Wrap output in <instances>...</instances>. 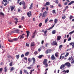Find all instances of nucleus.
<instances>
[{
  "label": "nucleus",
  "instance_id": "61",
  "mask_svg": "<svg viewBox=\"0 0 74 74\" xmlns=\"http://www.w3.org/2000/svg\"><path fill=\"white\" fill-rule=\"evenodd\" d=\"M52 29V28L51 27H49V29H48L47 30H51V29Z\"/></svg>",
  "mask_w": 74,
  "mask_h": 74
},
{
  "label": "nucleus",
  "instance_id": "10",
  "mask_svg": "<svg viewBox=\"0 0 74 74\" xmlns=\"http://www.w3.org/2000/svg\"><path fill=\"white\" fill-rule=\"evenodd\" d=\"M58 22V20L57 18H56L54 21V25H56V23H57Z\"/></svg>",
  "mask_w": 74,
  "mask_h": 74
},
{
  "label": "nucleus",
  "instance_id": "47",
  "mask_svg": "<svg viewBox=\"0 0 74 74\" xmlns=\"http://www.w3.org/2000/svg\"><path fill=\"white\" fill-rule=\"evenodd\" d=\"M14 70V67H12L10 69V71H13Z\"/></svg>",
  "mask_w": 74,
  "mask_h": 74
},
{
  "label": "nucleus",
  "instance_id": "54",
  "mask_svg": "<svg viewBox=\"0 0 74 74\" xmlns=\"http://www.w3.org/2000/svg\"><path fill=\"white\" fill-rule=\"evenodd\" d=\"M19 74H22V71L20 70V73Z\"/></svg>",
  "mask_w": 74,
  "mask_h": 74
},
{
  "label": "nucleus",
  "instance_id": "57",
  "mask_svg": "<svg viewBox=\"0 0 74 74\" xmlns=\"http://www.w3.org/2000/svg\"><path fill=\"white\" fill-rule=\"evenodd\" d=\"M71 40V37H69L68 39V41H70V40Z\"/></svg>",
  "mask_w": 74,
  "mask_h": 74
},
{
  "label": "nucleus",
  "instance_id": "32",
  "mask_svg": "<svg viewBox=\"0 0 74 74\" xmlns=\"http://www.w3.org/2000/svg\"><path fill=\"white\" fill-rule=\"evenodd\" d=\"M42 56H43V55H40L38 56V58L39 59H41V58H42Z\"/></svg>",
  "mask_w": 74,
  "mask_h": 74
},
{
  "label": "nucleus",
  "instance_id": "60",
  "mask_svg": "<svg viewBox=\"0 0 74 74\" xmlns=\"http://www.w3.org/2000/svg\"><path fill=\"white\" fill-rule=\"evenodd\" d=\"M15 33V31H12L11 32V33L12 34V33Z\"/></svg>",
  "mask_w": 74,
  "mask_h": 74
},
{
  "label": "nucleus",
  "instance_id": "34",
  "mask_svg": "<svg viewBox=\"0 0 74 74\" xmlns=\"http://www.w3.org/2000/svg\"><path fill=\"white\" fill-rule=\"evenodd\" d=\"M33 71H34V69H33L32 70H31L29 72L30 74H32V72H33Z\"/></svg>",
  "mask_w": 74,
  "mask_h": 74
},
{
  "label": "nucleus",
  "instance_id": "30",
  "mask_svg": "<svg viewBox=\"0 0 74 74\" xmlns=\"http://www.w3.org/2000/svg\"><path fill=\"white\" fill-rule=\"evenodd\" d=\"M52 34H54L55 33H56V31H55V30H53L52 31Z\"/></svg>",
  "mask_w": 74,
  "mask_h": 74
},
{
  "label": "nucleus",
  "instance_id": "28",
  "mask_svg": "<svg viewBox=\"0 0 74 74\" xmlns=\"http://www.w3.org/2000/svg\"><path fill=\"white\" fill-rule=\"evenodd\" d=\"M62 46H63L62 45H60L59 48V49H60V50H61V49H62Z\"/></svg>",
  "mask_w": 74,
  "mask_h": 74
},
{
  "label": "nucleus",
  "instance_id": "20",
  "mask_svg": "<svg viewBox=\"0 0 74 74\" xmlns=\"http://www.w3.org/2000/svg\"><path fill=\"white\" fill-rule=\"evenodd\" d=\"M29 53H30L29 52H27L25 54V56H28Z\"/></svg>",
  "mask_w": 74,
  "mask_h": 74
},
{
  "label": "nucleus",
  "instance_id": "17",
  "mask_svg": "<svg viewBox=\"0 0 74 74\" xmlns=\"http://www.w3.org/2000/svg\"><path fill=\"white\" fill-rule=\"evenodd\" d=\"M23 71L24 73H25V74H29V73L28 72H27V70L24 69L23 70Z\"/></svg>",
  "mask_w": 74,
  "mask_h": 74
},
{
  "label": "nucleus",
  "instance_id": "37",
  "mask_svg": "<svg viewBox=\"0 0 74 74\" xmlns=\"http://www.w3.org/2000/svg\"><path fill=\"white\" fill-rule=\"evenodd\" d=\"M72 56L70 57L67 60H69V61L71 60V59H72Z\"/></svg>",
  "mask_w": 74,
  "mask_h": 74
},
{
  "label": "nucleus",
  "instance_id": "18",
  "mask_svg": "<svg viewBox=\"0 0 74 74\" xmlns=\"http://www.w3.org/2000/svg\"><path fill=\"white\" fill-rule=\"evenodd\" d=\"M36 30L35 32H34L33 33V35L32 36V38H34V37H35V34H36Z\"/></svg>",
  "mask_w": 74,
  "mask_h": 74
},
{
  "label": "nucleus",
  "instance_id": "8",
  "mask_svg": "<svg viewBox=\"0 0 74 74\" xmlns=\"http://www.w3.org/2000/svg\"><path fill=\"white\" fill-rule=\"evenodd\" d=\"M56 59V57L54 56V55H53L51 57V60H53Z\"/></svg>",
  "mask_w": 74,
  "mask_h": 74
},
{
  "label": "nucleus",
  "instance_id": "25",
  "mask_svg": "<svg viewBox=\"0 0 74 74\" xmlns=\"http://www.w3.org/2000/svg\"><path fill=\"white\" fill-rule=\"evenodd\" d=\"M4 70L5 73H6L7 71V66H5L4 68Z\"/></svg>",
  "mask_w": 74,
  "mask_h": 74
},
{
  "label": "nucleus",
  "instance_id": "2",
  "mask_svg": "<svg viewBox=\"0 0 74 74\" xmlns=\"http://www.w3.org/2000/svg\"><path fill=\"white\" fill-rule=\"evenodd\" d=\"M64 64L65 66H67V67H70V66H71V64H70V63L69 62L66 63Z\"/></svg>",
  "mask_w": 74,
  "mask_h": 74
},
{
  "label": "nucleus",
  "instance_id": "53",
  "mask_svg": "<svg viewBox=\"0 0 74 74\" xmlns=\"http://www.w3.org/2000/svg\"><path fill=\"white\" fill-rule=\"evenodd\" d=\"M28 61L29 62H31V59L30 58H28Z\"/></svg>",
  "mask_w": 74,
  "mask_h": 74
},
{
  "label": "nucleus",
  "instance_id": "55",
  "mask_svg": "<svg viewBox=\"0 0 74 74\" xmlns=\"http://www.w3.org/2000/svg\"><path fill=\"white\" fill-rule=\"evenodd\" d=\"M58 6L60 7H62V5L60 4V3H59L58 5Z\"/></svg>",
  "mask_w": 74,
  "mask_h": 74
},
{
  "label": "nucleus",
  "instance_id": "38",
  "mask_svg": "<svg viewBox=\"0 0 74 74\" xmlns=\"http://www.w3.org/2000/svg\"><path fill=\"white\" fill-rule=\"evenodd\" d=\"M12 63H13V62L12 61L9 64L10 66H12Z\"/></svg>",
  "mask_w": 74,
  "mask_h": 74
},
{
  "label": "nucleus",
  "instance_id": "62",
  "mask_svg": "<svg viewBox=\"0 0 74 74\" xmlns=\"http://www.w3.org/2000/svg\"><path fill=\"white\" fill-rule=\"evenodd\" d=\"M23 9H26V6H25V5H23Z\"/></svg>",
  "mask_w": 74,
  "mask_h": 74
},
{
  "label": "nucleus",
  "instance_id": "29",
  "mask_svg": "<svg viewBox=\"0 0 74 74\" xmlns=\"http://www.w3.org/2000/svg\"><path fill=\"white\" fill-rule=\"evenodd\" d=\"M38 51H35L34 52V55H37V54H38Z\"/></svg>",
  "mask_w": 74,
  "mask_h": 74
},
{
  "label": "nucleus",
  "instance_id": "14",
  "mask_svg": "<svg viewBox=\"0 0 74 74\" xmlns=\"http://www.w3.org/2000/svg\"><path fill=\"white\" fill-rule=\"evenodd\" d=\"M65 66V64L61 65L60 67V69H62L64 68Z\"/></svg>",
  "mask_w": 74,
  "mask_h": 74
},
{
  "label": "nucleus",
  "instance_id": "52",
  "mask_svg": "<svg viewBox=\"0 0 74 74\" xmlns=\"http://www.w3.org/2000/svg\"><path fill=\"white\" fill-rule=\"evenodd\" d=\"M74 32V30L69 33V34L70 35L71 34H73V33Z\"/></svg>",
  "mask_w": 74,
  "mask_h": 74
},
{
  "label": "nucleus",
  "instance_id": "15",
  "mask_svg": "<svg viewBox=\"0 0 74 74\" xmlns=\"http://www.w3.org/2000/svg\"><path fill=\"white\" fill-rule=\"evenodd\" d=\"M14 31V33H18V34L19 33V30L18 29H16Z\"/></svg>",
  "mask_w": 74,
  "mask_h": 74
},
{
  "label": "nucleus",
  "instance_id": "24",
  "mask_svg": "<svg viewBox=\"0 0 74 74\" xmlns=\"http://www.w3.org/2000/svg\"><path fill=\"white\" fill-rule=\"evenodd\" d=\"M65 53H63L62 54H61V56L60 57V59H62V55H65Z\"/></svg>",
  "mask_w": 74,
  "mask_h": 74
},
{
  "label": "nucleus",
  "instance_id": "36",
  "mask_svg": "<svg viewBox=\"0 0 74 74\" xmlns=\"http://www.w3.org/2000/svg\"><path fill=\"white\" fill-rule=\"evenodd\" d=\"M8 41L9 42H13V39H12V40H10V39H8Z\"/></svg>",
  "mask_w": 74,
  "mask_h": 74
},
{
  "label": "nucleus",
  "instance_id": "16",
  "mask_svg": "<svg viewBox=\"0 0 74 74\" xmlns=\"http://www.w3.org/2000/svg\"><path fill=\"white\" fill-rule=\"evenodd\" d=\"M26 33H27V38H28V36H29V33H30V32H29V31H26Z\"/></svg>",
  "mask_w": 74,
  "mask_h": 74
},
{
  "label": "nucleus",
  "instance_id": "64",
  "mask_svg": "<svg viewBox=\"0 0 74 74\" xmlns=\"http://www.w3.org/2000/svg\"><path fill=\"white\" fill-rule=\"evenodd\" d=\"M24 57V55L23 54H22L21 55V58H23Z\"/></svg>",
  "mask_w": 74,
  "mask_h": 74
},
{
  "label": "nucleus",
  "instance_id": "23",
  "mask_svg": "<svg viewBox=\"0 0 74 74\" xmlns=\"http://www.w3.org/2000/svg\"><path fill=\"white\" fill-rule=\"evenodd\" d=\"M47 30L45 31L44 32V34L45 36H47Z\"/></svg>",
  "mask_w": 74,
  "mask_h": 74
},
{
  "label": "nucleus",
  "instance_id": "44",
  "mask_svg": "<svg viewBox=\"0 0 74 74\" xmlns=\"http://www.w3.org/2000/svg\"><path fill=\"white\" fill-rule=\"evenodd\" d=\"M16 58L17 59L19 58V55H16Z\"/></svg>",
  "mask_w": 74,
  "mask_h": 74
},
{
  "label": "nucleus",
  "instance_id": "56",
  "mask_svg": "<svg viewBox=\"0 0 74 74\" xmlns=\"http://www.w3.org/2000/svg\"><path fill=\"white\" fill-rule=\"evenodd\" d=\"M50 8H53V5H50Z\"/></svg>",
  "mask_w": 74,
  "mask_h": 74
},
{
  "label": "nucleus",
  "instance_id": "13",
  "mask_svg": "<svg viewBox=\"0 0 74 74\" xmlns=\"http://www.w3.org/2000/svg\"><path fill=\"white\" fill-rule=\"evenodd\" d=\"M57 40L58 41H59V40H60V39L61 38V36H57Z\"/></svg>",
  "mask_w": 74,
  "mask_h": 74
},
{
  "label": "nucleus",
  "instance_id": "9",
  "mask_svg": "<svg viewBox=\"0 0 74 74\" xmlns=\"http://www.w3.org/2000/svg\"><path fill=\"white\" fill-rule=\"evenodd\" d=\"M31 14H32V12H31V11H29V12H28L27 13V15L28 16V17H30V16Z\"/></svg>",
  "mask_w": 74,
  "mask_h": 74
},
{
  "label": "nucleus",
  "instance_id": "7",
  "mask_svg": "<svg viewBox=\"0 0 74 74\" xmlns=\"http://www.w3.org/2000/svg\"><path fill=\"white\" fill-rule=\"evenodd\" d=\"M53 45H56V46H57V45H58V43H57L56 40L53 41Z\"/></svg>",
  "mask_w": 74,
  "mask_h": 74
},
{
  "label": "nucleus",
  "instance_id": "43",
  "mask_svg": "<svg viewBox=\"0 0 74 74\" xmlns=\"http://www.w3.org/2000/svg\"><path fill=\"white\" fill-rule=\"evenodd\" d=\"M69 53H67L66 54L65 56V57H67V56H69Z\"/></svg>",
  "mask_w": 74,
  "mask_h": 74
},
{
  "label": "nucleus",
  "instance_id": "31",
  "mask_svg": "<svg viewBox=\"0 0 74 74\" xmlns=\"http://www.w3.org/2000/svg\"><path fill=\"white\" fill-rule=\"evenodd\" d=\"M46 4L47 5H49L50 3H49V2H47L46 3Z\"/></svg>",
  "mask_w": 74,
  "mask_h": 74
},
{
  "label": "nucleus",
  "instance_id": "49",
  "mask_svg": "<svg viewBox=\"0 0 74 74\" xmlns=\"http://www.w3.org/2000/svg\"><path fill=\"white\" fill-rule=\"evenodd\" d=\"M64 16H62V18L63 19H65V18H66V16H65V15H64Z\"/></svg>",
  "mask_w": 74,
  "mask_h": 74
},
{
  "label": "nucleus",
  "instance_id": "46",
  "mask_svg": "<svg viewBox=\"0 0 74 74\" xmlns=\"http://www.w3.org/2000/svg\"><path fill=\"white\" fill-rule=\"evenodd\" d=\"M21 20H22V21H24V20H25V17H24V16H23L22 17Z\"/></svg>",
  "mask_w": 74,
  "mask_h": 74
},
{
  "label": "nucleus",
  "instance_id": "11",
  "mask_svg": "<svg viewBox=\"0 0 74 74\" xmlns=\"http://www.w3.org/2000/svg\"><path fill=\"white\" fill-rule=\"evenodd\" d=\"M69 44L71 46L72 45V48H74V42H73H73L70 43Z\"/></svg>",
  "mask_w": 74,
  "mask_h": 74
},
{
  "label": "nucleus",
  "instance_id": "35",
  "mask_svg": "<svg viewBox=\"0 0 74 74\" xmlns=\"http://www.w3.org/2000/svg\"><path fill=\"white\" fill-rule=\"evenodd\" d=\"M22 4L23 5H25L26 4V3L24 1H23L22 3Z\"/></svg>",
  "mask_w": 74,
  "mask_h": 74
},
{
  "label": "nucleus",
  "instance_id": "58",
  "mask_svg": "<svg viewBox=\"0 0 74 74\" xmlns=\"http://www.w3.org/2000/svg\"><path fill=\"white\" fill-rule=\"evenodd\" d=\"M27 69H32V67L30 66L28 67H27Z\"/></svg>",
  "mask_w": 74,
  "mask_h": 74
},
{
  "label": "nucleus",
  "instance_id": "26",
  "mask_svg": "<svg viewBox=\"0 0 74 74\" xmlns=\"http://www.w3.org/2000/svg\"><path fill=\"white\" fill-rule=\"evenodd\" d=\"M14 7H13V6H11V11H13L14 10Z\"/></svg>",
  "mask_w": 74,
  "mask_h": 74
},
{
  "label": "nucleus",
  "instance_id": "33",
  "mask_svg": "<svg viewBox=\"0 0 74 74\" xmlns=\"http://www.w3.org/2000/svg\"><path fill=\"white\" fill-rule=\"evenodd\" d=\"M56 10H52V12L53 14H56Z\"/></svg>",
  "mask_w": 74,
  "mask_h": 74
},
{
  "label": "nucleus",
  "instance_id": "50",
  "mask_svg": "<svg viewBox=\"0 0 74 74\" xmlns=\"http://www.w3.org/2000/svg\"><path fill=\"white\" fill-rule=\"evenodd\" d=\"M26 46L27 47H29V44L28 43H26Z\"/></svg>",
  "mask_w": 74,
  "mask_h": 74
},
{
  "label": "nucleus",
  "instance_id": "27",
  "mask_svg": "<svg viewBox=\"0 0 74 74\" xmlns=\"http://www.w3.org/2000/svg\"><path fill=\"white\" fill-rule=\"evenodd\" d=\"M31 47H33V46H34V42L32 43L31 44Z\"/></svg>",
  "mask_w": 74,
  "mask_h": 74
},
{
  "label": "nucleus",
  "instance_id": "5",
  "mask_svg": "<svg viewBox=\"0 0 74 74\" xmlns=\"http://www.w3.org/2000/svg\"><path fill=\"white\" fill-rule=\"evenodd\" d=\"M32 60H33V62H32V65H34V64H35V63H36V59H35V58L34 57H33L32 58Z\"/></svg>",
  "mask_w": 74,
  "mask_h": 74
},
{
  "label": "nucleus",
  "instance_id": "22",
  "mask_svg": "<svg viewBox=\"0 0 74 74\" xmlns=\"http://www.w3.org/2000/svg\"><path fill=\"white\" fill-rule=\"evenodd\" d=\"M55 56H56V57H57V58H58V56H59V53L57 52L55 54Z\"/></svg>",
  "mask_w": 74,
  "mask_h": 74
},
{
  "label": "nucleus",
  "instance_id": "59",
  "mask_svg": "<svg viewBox=\"0 0 74 74\" xmlns=\"http://www.w3.org/2000/svg\"><path fill=\"white\" fill-rule=\"evenodd\" d=\"M3 1L5 3H7V0H3Z\"/></svg>",
  "mask_w": 74,
  "mask_h": 74
},
{
  "label": "nucleus",
  "instance_id": "6",
  "mask_svg": "<svg viewBox=\"0 0 74 74\" xmlns=\"http://www.w3.org/2000/svg\"><path fill=\"white\" fill-rule=\"evenodd\" d=\"M66 72L67 73H69V70H66V71L65 70H64L62 72V73H63L64 74H65Z\"/></svg>",
  "mask_w": 74,
  "mask_h": 74
},
{
  "label": "nucleus",
  "instance_id": "48",
  "mask_svg": "<svg viewBox=\"0 0 74 74\" xmlns=\"http://www.w3.org/2000/svg\"><path fill=\"white\" fill-rule=\"evenodd\" d=\"M55 3L56 4H58V0H56Z\"/></svg>",
  "mask_w": 74,
  "mask_h": 74
},
{
  "label": "nucleus",
  "instance_id": "41",
  "mask_svg": "<svg viewBox=\"0 0 74 74\" xmlns=\"http://www.w3.org/2000/svg\"><path fill=\"white\" fill-rule=\"evenodd\" d=\"M13 41H16L18 40V38H15L14 39H13Z\"/></svg>",
  "mask_w": 74,
  "mask_h": 74
},
{
  "label": "nucleus",
  "instance_id": "45",
  "mask_svg": "<svg viewBox=\"0 0 74 74\" xmlns=\"http://www.w3.org/2000/svg\"><path fill=\"white\" fill-rule=\"evenodd\" d=\"M42 23H40L39 24V27H41V26H42Z\"/></svg>",
  "mask_w": 74,
  "mask_h": 74
},
{
  "label": "nucleus",
  "instance_id": "42",
  "mask_svg": "<svg viewBox=\"0 0 74 74\" xmlns=\"http://www.w3.org/2000/svg\"><path fill=\"white\" fill-rule=\"evenodd\" d=\"M0 14L2 15V16H4V14L2 12H1L0 13Z\"/></svg>",
  "mask_w": 74,
  "mask_h": 74
},
{
  "label": "nucleus",
  "instance_id": "51",
  "mask_svg": "<svg viewBox=\"0 0 74 74\" xmlns=\"http://www.w3.org/2000/svg\"><path fill=\"white\" fill-rule=\"evenodd\" d=\"M45 10V8H43L42 9V10L41 11L42 12H43V10Z\"/></svg>",
  "mask_w": 74,
  "mask_h": 74
},
{
  "label": "nucleus",
  "instance_id": "19",
  "mask_svg": "<svg viewBox=\"0 0 74 74\" xmlns=\"http://www.w3.org/2000/svg\"><path fill=\"white\" fill-rule=\"evenodd\" d=\"M73 3H74V1H71V2L69 3L68 5H71V4H73Z\"/></svg>",
  "mask_w": 74,
  "mask_h": 74
},
{
  "label": "nucleus",
  "instance_id": "63",
  "mask_svg": "<svg viewBox=\"0 0 74 74\" xmlns=\"http://www.w3.org/2000/svg\"><path fill=\"white\" fill-rule=\"evenodd\" d=\"M71 64H74V60L72 61L71 62Z\"/></svg>",
  "mask_w": 74,
  "mask_h": 74
},
{
  "label": "nucleus",
  "instance_id": "39",
  "mask_svg": "<svg viewBox=\"0 0 74 74\" xmlns=\"http://www.w3.org/2000/svg\"><path fill=\"white\" fill-rule=\"evenodd\" d=\"M49 19L48 18H47L45 20V23H47V22H48V21Z\"/></svg>",
  "mask_w": 74,
  "mask_h": 74
},
{
  "label": "nucleus",
  "instance_id": "4",
  "mask_svg": "<svg viewBox=\"0 0 74 74\" xmlns=\"http://www.w3.org/2000/svg\"><path fill=\"white\" fill-rule=\"evenodd\" d=\"M52 52V50L51 49H47L45 53L46 54H48V53H51Z\"/></svg>",
  "mask_w": 74,
  "mask_h": 74
},
{
  "label": "nucleus",
  "instance_id": "1",
  "mask_svg": "<svg viewBox=\"0 0 74 74\" xmlns=\"http://www.w3.org/2000/svg\"><path fill=\"white\" fill-rule=\"evenodd\" d=\"M48 61V60L47 59H44V61L43 62V64L44 65H45V67H48V64H47V62Z\"/></svg>",
  "mask_w": 74,
  "mask_h": 74
},
{
  "label": "nucleus",
  "instance_id": "21",
  "mask_svg": "<svg viewBox=\"0 0 74 74\" xmlns=\"http://www.w3.org/2000/svg\"><path fill=\"white\" fill-rule=\"evenodd\" d=\"M25 36V34H23L21 36L20 39H22L24 38V36Z\"/></svg>",
  "mask_w": 74,
  "mask_h": 74
},
{
  "label": "nucleus",
  "instance_id": "40",
  "mask_svg": "<svg viewBox=\"0 0 74 74\" xmlns=\"http://www.w3.org/2000/svg\"><path fill=\"white\" fill-rule=\"evenodd\" d=\"M72 18H74V17H73V16H72V15H71L69 17V19L71 20Z\"/></svg>",
  "mask_w": 74,
  "mask_h": 74
},
{
  "label": "nucleus",
  "instance_id": "12",
  "mask_svg": "<svg viewBox=\"0 0 74 74\" xmlns=\"http://www.w3.org/2000/svg\"><path fill=\"white\" fill-rule=\"evenodd\" d=\"M14 20H15L16 21L15 22V23L16 25V24H17V23L18 22V19L17 18H14Z\"/></svg>",
  "mask_w": 74,
  "mask_h": 74
},
{
  "label": "nucleus",
  "instance_id": "3",
  "mask_svg": "<svg viewBox=\"0 0 74 74\" xmlns=\"http://www.w3.org/2000/svg\"><path fill=\"white\" fill-rule=\"evenodd\" d=\"M47 12L45 11L42 14V18H45L46 16H47Z\"/></svg>",
  "mask_w": 74,
  "mask_h": 74
}]
</instances>
